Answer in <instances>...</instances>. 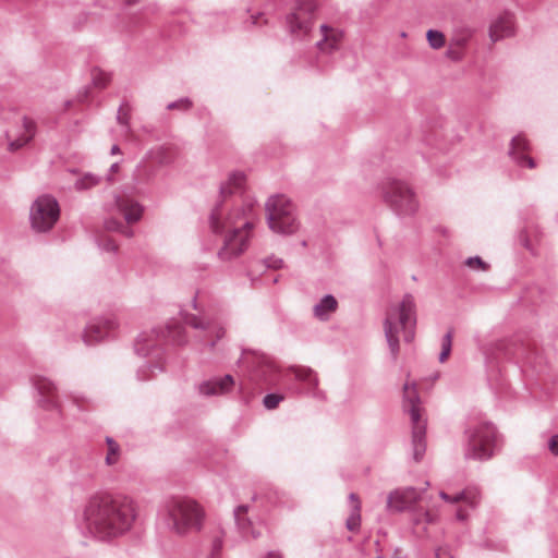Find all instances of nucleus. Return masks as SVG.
<instances>
[{
	"label": "nucleus",
	"mask_w": 558,
	"mask_h": 558,
	"mask_svg": "<svg viewBox=\"0 0 558 558\" xmlns=\"http://www.w3.org/2000/svg\"><path fill=\"white\" fill-rule=\"evenodd\" d=\"M496 441L495 427L483 423L470 430L468 457L475 460H486L493 457Z\"/></svg>",
	"instance_id": "nucleus-9"
},
{
	"label": "nucleus",
	"mask_w": 558,
	"mask_h": 558,
	"mask_svg": "<svg viewBox=\"0 0 558 558\" xmlns=\"http://www.w3.org/2000/svg\"><path fill=\"white\" fill-rule=\"evenodd\" d=\"M96 184H97L96 178L93 177L92 174H86L77 181L76 186H77V189L84 190V189H89Z\"/></svg>",
	"instance_id": "nucleus-32"
},
{
	"label": "nucleus",
	"mask_w": 558,
	"mask_h": 558,
	"mask_svg": "<svg viewBox=\"0 0 558 558\" xmlns=\"http://www.w3.org/2000/svg\"><path fill=\"white\" fill-rule=\"evenodd\" d=\"M233 378L230 375L220 379L206 381L199 387V391L205 396L223 395L233 386Z\"/></svg>",
	"instance_id": "nucleus-20"
},
{
	"label": "nucleus",
	"mask_w": 558,
	"mask_h": 558,
	"mask_svg": "<svg viewBox=\"0 0 558 558\" xmlns=\"http://www.w3.org/2000/svg\"><path fill=\"white\" fill-rule=\"evenodd\" d=\"M108 452L106 456V462L109 465L116 464L119 460L120 448L119 445L111 438H107Z\"/></svg>",
	"instance_id": "nucleus-25"
},
{
	"label": "nucleus",
	"mask_w": 558,
	"mask_h": 558,
	"mask_svg": "<svg viewBox=\"0 0 558 558\" xmlns=\"http://www.w3.org/2000/svg\"><path fill=\"white\" fill-rule=\"evenodd\" d=\"M403 399L404 408L410 414V420L412 424L413 457L415 461H420L426 449V417L425 410L421 405V399L417 392V385L414 381H405L403 386Z\"/></svg>",
	"instance_id": "nucleus-5"
},
{
	"label": "nucleus",
	"mask_w": 558,
	"mask_h": 558,
	"mask_svg": "<svg viewBox=\"0 0 558 558\" xmlns=\"http://www.w3.org/2000/svg\"><path fill=\"white\" fill-rule=\"evenodd\" d=\"M531 146L524 135L519 134L514 136L510 143V156L521 167L534 169L536 167L535 160L529 155Z\"/></svg>",
	"instance_id": "nucleus-13"
},
{
	"label": "nucleus",
	"mask_w": 558,
	"mask_h": 558,
	"mask_svg": "<svg viewBox=\"0 0 558 558\" xmlns=\"http://www.w3.org/2000/svg\"><path fill=\"white\" fill-rule=\"evenodd\" d=\"M93 85L96 88H106L111 82V75L100 69H94L92 71Z\"/></svg>",
	"instance_id": "nucleus-23"
},
{
	"label": "nucleus",
	"mask_w": 558,
	"mask_h": 558,
	"mask_svg": "<svg viewBox=\"0 0 558 558\" xmlns=\"http://www.w3.org/2000/svg\"><path fill=\"white\" fill-rule=\"evenodd\" d=\"M104 247L107 250V251H116L118 245L116 244L114 241L112 240H106L104 242Z\"/></svg>",
	"instance_id": "nucleus-41"
},
{
	"label": "nucleus",
	"mask_w": 558,
	"mask_h": 558,
	"mask_svg": "<svg viewBox=\"0 0 558 558\" xmlns=\"http://www.w3.org/2000/svg\"><path fill=\"white\" fill-rule=\"evenodd\" d=\"M319 38L315 44L317 51L330 56L339 51L343 45L345 33L339 27L322 24L318 28Z\"/></svg>",
	"instance_id": "nucleus-11"
},
{
	"label": "nucleus",
	"mask_w": 558,
	"mask_h": 558,
	"mask_svg": "<svg viewBox=\"0 0 558 558\" xmlns=\"http://www.w3.org/2000/svg\"><path fill=\"white\" fill-rule=\"evenodd\" d=\"M137 517L135 502L125 496H100L84 511L88 530L100 539H114L131 530Z\"/></svg>",
	"instance_id": "nucleus-2"
},
{
	"label": "nucleus",
	"mask_w": 558,
	"mask_h": 558,
	"mask_svg": "<svg viewBox=\"0 0 558 558\" xmlns=\"http://www.w3.org/2000/svg\"><path fill=\"white\" fill-rule=\"evenodd\" d=\"M440 497L446 501L460 505L457 509V518L458 520L463 521L468 518V513L462 508V505L474 507L476 504L477 494L474 490H465L456 496H449L448 494L441 492Z\"/></svg>",
	"instance_id": "nucleus-17"
},
{
	"label": "nucleus",
	"mask_w": 558,
	"mask_h": 558,
	"mask_svg": "<svg viewBox=\"0 0 558 558\" xmlns=\"http://www.w3.org/2000/svg\"><path fill=\"white\" fill-rule=\"evenodd\" d=\"M106 228L110 231H119L126 236H131L132 232L129 228L124 227L121 222L116 220H110L106 223Z\"/></svg>",
	"instance_id": "nucleus-30"
},
{
	"label": "nucleus",
	"mask_w": 558,
	"mask_h": 558,
	"mask_svg": "<svg viewBox=\"0 0 558 558\" xmlns=\"http://www.w3.org/2000/svg\"><path fill=\"white\" fill-rule=\"evenodd\" d=\"M469 38H470V34L465 33V34L456 36L454 38L451 39L450 43L452 45H454L456 47L463 49L465 47Z\"/></svg>",
	"instance_id": "nucleus-35"
},
{
	"label": "nucleus",
	"mask_w": 558,
	"mask_h": 558,
	"mask_svg": "<svg viewBox=\"0 0 558 558\" xmlns=\"http://www.w3.org/2000/svg\"><path fill=\"white\" fill-rule=\"evenodd\" d=\"M465 265L474 270H487L488 265L480 257H470L466 259Z\"/></svg>",
	"instance_id": "nucleus-31"
},
{
	"label": "nucleus",
	"mask_w": 558,
	"mask_h": 558,
	"mask_svg": "<svg viewBox=\"0 0 558 558\" xmlns=\"http://www.w3.org/2000/svg\"><path fill=\"white\" fill-rule=\"evenodd\" d=\"M266 558H282V557L279 554L270 553V554H268V556Z\"/></svg>",
	"instance_id": "nucleus-45"
},
{
	"label": "nucleus",
	"mask_w": 558,
	"mask_h": 558,
	"mask_svg": "<svg viewBox=\"0 0 558 558\" xmlns=\"http://www.w3.org/2000/svg\"><path fill=\"white\" fill-rule=\"evenodd\" d=\"M282 400H283V397L281 395H276V393L267 395L264 398V405L268 410H274V409H276L279 405V403Z\"/></svg>",
	"instance_id": "nucleus-28"
},
{
	"label": "nucleus",
	"mask_w": 558,
	"mask_h": 558,
	"mask_svg": "<svg viewBox=\"0 0 558 558\" xmlns=\"http://www.w3.org/2000/svg\"><path fill=\"white\" fill-rule=\"evenodd\" d=\"M186 324H189L190 326L194 327V328H201V327H205L203 320L198 317H195V316H191L186 319Z\"/></svg>",
	"instance_id": "nucleus-38"
},
{
	"label": "nucleus",
	"mask_w": 558,
	"mask_h": 558,
	"mask_svg": "<svg viewBox=\"0 0 558 558\" xmlns=\"http://www.w3.org/2000/svg\"><path fill=\"white\" fill-rule=\"evenodd\" d=\"M294 374H295L296 378H299L300 380H304V381L312 383L313 385H317V378L311 368L298 367V368H294Z\"/></svg>",
	"instance_id": "nucleus-26"
},
{
	"label": "nucleus",
	"mask_w": 558,
	"mask_h": 558,
	"mask_svg": "<svg viewBox=\"0 0 558 558\" xmlns=\"http://www.w3.org/2000/svg\"><path fill=\"white\" fill-rule=\"evenodd\" d=\"M22 128L23 132L21 135L14 138L10 134L7 135L8 149L11 153L17 151L19 149L23 148L34 138L36 134V123L27 117L22 118Z\"/></svg>",
	"instance_id": "nucleus-15"
},
{
	"label": "nucleus",
	"mask_w": 558,
	"mask_h": 558,
	"mask_svg": "<svg viewBox=\"0 0 558 558\" xmlns=\"http://www.w3.org/2000/svg\"><path fill=\"white\" fill-rule=\"evenodd\" d=\"M418 499V494L413 488L395 490L388 496L387 506L391 511H402Z\"/></svg>",
	"instance_id": "nucleus-16"
},
{
	"label": "nucleus",
	"mask_w": 558,
	"mask_h": 558,
	"mask_svg": "<svg viewBox=\"0 0 558 558\" xmlns=\"http://www.w3.org/2000/svg\"><path fill=\"white\" fill-rule=\"evenodd\" d=\"M269 228L277 233H293L298 229L294 206L283 195H275L266 203Z\"/></svg>",
	"instance_id": "nucleus-6"
},
{
	"label": "nucleus",
	"mask_w": 558,
	"mask_h": 558,
	"mask_svg": "<svg viewBox=\"0 0 558 558\" xmlns=\"http://www.w3.org/2000/svg\"><path fill=\"white\" fill-rule=\"evenodd\" d=\"M35 386L40 397L39 402L44 408L61 411L57 387L50 379L38 377L35 380Z\"/></svg>",
	"instance_id": "nucleus-14"
},
{
	"label": "nucleus",
	"mask_w": 558,
	"mask_h": 558,
	"mask_svg": "<svg viewBox=\"0 0 558 558\" xmlns=\"http://www.w3.org/2000/svg\"><path fill=\"white\" fill-rule=\"evenodd\" d=\"M213 331L215 332L216 337L219 339L221 337H223L225 335V331L221 327H218V326H213L211 327Z\"/></svg>",
	"instance_id": "nucleus-43"
},
{
	"label": "nucleus",
	"mask_w": 558,
	"mask_h": 558,
	"mask_svg": "<svg viewBox=\"0 0 558 558\" xmlns=\"http://www.w3.org/2000/svg\"><path fill=\"white\" fill-rule=\"evenodd\" d=\"M118 327V319L113 315L95 319L84 330V342L87 344L99 343L114 332Z\"/></svg>",
	"instance_id": "nucleus-12"
},
{
	"label": "nucleus",
	"mask_w": 558,
	"mask_h": 558,
	"mask_svg": "<svg viewBox=\"0 0 558 558\" xmlns=\"http://www.w3.org/2000/svg\"><path fill=\"white\" fill-rule=\"evenodd\" d=\"M416 327V304L411 295L391 305L386 314L384 331L393 357L399 352V337L402 333L408 342L413 341Z\"/></svg>",
	"instance_id": "nucleus-3"
},
{
	"label": "nucleus",
	"mask_w": 558,
	"mask_h": 558,
	"mask_svg": "<svg viewBox=\"0 0 558 558\" xmlns=\"http://www.w3.org/2000/svg\"><path fill=\"white\" fill-rule=\"evenodd\" d=\"M118 151H119V147H118V146H113V147H112V153H113V154H116V153H118Z\"/></svg>",
	"instance_id": "nucleus-47"
},
{
	"label": "nucleus",
	"mask_w": 558,
	"mask_h": 558,
	"mask_svg": "<svg viewBox=\"0 0 558 558\" xmlns=\"http://www.w3.org/2000/svg\"><path fill=\"white\" fill-rule=\"evenodd\" d=\"M436 555L437 558H453L450 551L447 549H439Z\"/></svg>",
	"instance_id": "nucleus-42"
},
{
	"label": "nucleus",
	"mask_w": 558,
	"mask_h": 558,
	"mask_svg": "<svg viewBox=\"0 0 558 558\" xmlns=\"http://www.w3.org/2000/svg\"><path fill=\"white\" fill-rule=\"evenodd\" d=\"M463 49L456 47L451 43L449 44L448 50H447V57L453 61H459L463 57Z\"/></svg>",
	"instance_id": "nucleus-34"
},
{
	"label": "nucleus",
	"mask_w": 558,
	"mask_h": 558,
	"mask_svg": "<svg viewBox=\"0 0 558 558\" xmlns=\"http://www.w3.org/2000/svg\"><path fill=\"white\" fill-rule=\"evenodd\" d=\"M549 449L554 454H558V435H555L549 440Z\"/></svg>",
	"instance_id": "nucleus-39"
},
{
	"label": "nucleus",
	"mask_w": 558,
	"mask_h": 558,
	"mask_svg": "<svg viewBox=\"0 0 558 558\" xmlns=\"http://www.w3.org/2000/svg\"><path fill=\"white\" fill-rule=\"evenodd\" d=\"M60 208L56 198L49 195L39 196L31 207V225L36 232H47L56 225Z\"/></svg>",
	"instance_id": "nucleus-8"
},
{
	"label": "nucleus",
	"mask_w": 558,
	"mask_h": 558,
	"mask_svg": "<svg viewBox=\"0 0 558 558\" xmlns=\"http://www.w3.org/2000/svg\"><path fill=\"white\" fill-rule=\"evenodd\" d=\"M247 512L246 506H239L235 510V519L241 529H246L250 522L246 520L245 514Z\"/></svg>",
	"instance_id": "nucleus-29"
},
{
	"label": "nucleus",
	"mask_w": 558,
	"mask_h": 558,
	"mask_svg": "<svg viewBox=\"0 0 558 558\" xmlns=\"http://www.w3.org/2000/svg\"><path fill=\"white\" fill-rule=\"evenodd\" d=\"M72 401L74 404H76L78 408H84L86 403V399L84 397L80 396H73Z\"/></svg>",
	"instance_id": "nucleus-40"
},
{
	"label": "nucleus",
	"mask_w": 558,
	"mask_h": 558,
	"mask_svg": "<svg viewBox=\"0 0 558 558\" xmlns=\"http://www.w3.org/2000/svg\"><path fill=\"white\" fill-rule=\"evenodd\" d=\"M129 119H130L129 108L126 106L121 107L119 109V114H118L119 122L122 124H128Z\"/></svg>",
	"instance_id": "nucleus-37"
},
{
	"label": "nucleus",
	"mask_w": 558,
	"mask_h": 558,
	"mask_svg": "<svg viewBox=\"0 0 558 558\" xmlns=\"http://www.w3.org/2000/svg\"><path fill=\"white\" fill-rule=\"evenodd\" d=\"M117 169H118L117 165H113V166H112V170H114V171H116Z\"/></svg>",
	"instance_id": "nucleus-48"
},
{
	"label": "nucleus",
	"mask_w": 558,
	"mask_h": 558,
	"mask_svg": "<svg viewBox=\"0 0 558 558\" xmlns=\"http://www.w3.org/2000/svg\"><path fill=\"white\" fill-rule=\"evenodd\" d=\"M513 33V19L509 14L497 17L489 27V38L496 43Z\"/></svg>",
	"instance_id": "nucleus-18"
},
{
	"label": "nucleus",
	"mask_w": 558,
	"mask_h": 558,
	"mask_svg": "<svg viewBox=\"0 0 558 558\" xmlns=\"http://www.w3.org/2000/svg\"><path fill=\"white\" fill-rule=\"evenodd\" d=\"M167 519L170 531L184 537L202 530L205 511L197 501L190 498H179L168 505Z\"/></svg>",
	"instance_id": "nucleus-4"
},
{
	"label": "nucleus",
	"mask_w": 558,
	"mask_h": 558,
	"mask_svg": "<svg viewBox=\"0 0 558 558\" xmlns=\"http://www.w3.org/2000/svg\"><path fill=\"white\" fill-rule=\"evenodd\" d=\"M245 182L244 173L230 174L221 186L225 201L211 216L215 231L225 233L223 246L219 251V256L223 260L239 256L247 247L253 228L255 201L250 195L241 193Z\"/></svg>",
	"instance_id": "nucleus-1"
},
{
	"label": "nucleus",
	"mask_w": 558,
	"mask_h": 558,
	"mask_svg": "<svg viewBox=\"0 0 558 558\" xmlns=\"http://www.w3.org/2000/svg\"><path fill=\"white\" fill-rule=\"evenodd\" d=\"M117 207L129 223L138 221L143 214L141 205L126 196L117 199Z\"/></svg>",
	"instance_id": "nucleus-19"
},
{
	"label": "nucleus",
	"mask_w": 558,
	"mask_h": 558,
	"mask_svg": "<svg viewBox=\"0 0 558 558\" xmlns=\"http://www.w3.org/2000/svg\"><path fill=\"white\" fill-rule=\"evenodd\" d=\"M451 345H452V335L451 332H448L444 339H442V343H441V353L439 355V361L441 363H444L445 361H447V359L449 357L450 355V352H451Z\"/></svg>",
	"instance_id": "nucleus-27"
},
{
	"label": "nucleus",
	"mask_w": 558,
	"mask_h": 558,
	"mask_svg": "<svg viewBox=\"0 0 558 558\" xmlns=\"http://www.w3.org/2000/svg\"><path fill=\"white\" fill-rule=\"evenodd\" d=\"M425 517L428 522H433L435 520L430 513H426Z\"/></svg>",
	"instance_id": "nucleus-46"
},
{
	"label": "nucleus",
	"mask_w": 558,
	"mask_h": 558,
	"mask_svg": "<svg viewBox=\"0 0 558 558\" xmlns=\"http://www.w3.org/2000/svg\"><path fill=\"white\" fill-rule=\"evenodd\" d=\"M254 24H266L267 21L264 19L263 15H259V16H255L254 17V21H253Z\"/></svg>",
	"instance_id": "nucleus-44"
},
{
	"label": "nucleus",
	"mask_w": 558,
	"mask_h": 558,
	"mask_svg": "<svg viewBox=\"0 0 558 558\" xmlns=\"http://www.w3.org/2000/svg\"><path fill=\"white\" fill-rule=\"evenodd\" d=\"M385 197L392 207L402 214H413L418 206L412 190L402 182L388 183Z\"/></svg>",
	"instance_id": "nucleus-10"
},
{
	"label": "nucleus",
	"mask_w": 558,
	"mask_h": 558,
	"mask_svg": "<svg viewBox=\"0 0 558 558\" xmlns=\"http://www.w3.org/2000/svg\"><path fill=\"white\" fill-rule=\"evenodd\" d=\"M337 301L331 295H326L315 307L314 314L319 319H326L337 308Z\"/></svg>",
	"instance_id": "nucleus-22"
},
{
	"label": "nucleus",
	"mask_w": 558,
	"mask_h": 558,
	"mask_svg": "<svg viewBox=\"0 0 558 558\" xmlns=\"http://www.w3.org/2000/svg\"><path fill=\"white\" fill-rule=\"evenodd\" d=\"M254 355L256 356V359L258 360V363L260 365V367H265V368H269V369H272L274 368V363L272 361H270L269 357L263 355V354H255Z\"/></svg>",
	"instance_id": "nucleus-36"
},
{
	"label": "nucleus",
	"mask_w": 558,
	"mask_h": 558,
	"mask_svg": "<svg viewBox=\"0 0 558 558\" xmlns=\"http://www.w3.org/2000/svg\"><path fill=\"white\" fill-rule=\"evenodd\" d=\"M426 38H427V41L429 44V46L433 48V49H440L445 46L446 44V37L445 35L439 32V31H435V29H429L427 33H426Z\"/></svg>",
	"instance_id": "nucleus-24"
},
{
	"label": "nucleus",
	"mask_w": 558,
	"mask_h": 558,
	"mask_svg": "<svg viewBox=\"0 0 558 558\" xmlns=\"http://www.w3.org/2000/svg\"><path fill=\"white\" fill-rule=\"evenodd\" d=\"M316 0H295L291 13L287 17L290 34L299 39L308 38L315 21Z\"/></svg>",
	"instance_id": "nucleus-7"
},
{
	"label": "nucleus",
	"mask_w": 558,
	"mask_h": 558,
	"mask_svg": "<svg viewBox=\"0 0 558 558\" xmlns=\"http://www.w3.org/2000/svg\"><path fill=\"white\" fill-rule=\"evenodd\" d=\"M192 108V101L187 98H184V99H180L179 101H175V102H172L170 105H168V109L169 110H174V109H178V110H189Z\"/></svg>",
	"instance_id": "nucleus-33"
},
{
	"label": "nucleus",
	"mask_w": 558,
	"mask_h": 558,
	"mask_svg": "<svg viewBox=\"0 0 558 558\" xmlns=\"http://www.w3.org/2000/svg\"><path fill=\"white\" fill-rule=\"evenodd\" d=\"M350 501V513L347 519V529L351 532H355L360 527L361 523V500L357 495L351 494L349 496Z\"/></svg>",
	"instance_id": "nucleus-21"
}]
</instances>
